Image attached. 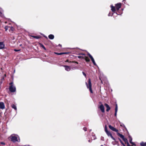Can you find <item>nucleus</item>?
Instances as JSON below:
<instances>
[{
	"label": "nucleus",
	"instance_id": "nucleus-1",
	"mask_svg": "<svg viewBox=\"0 0 146 146\" xmlns=\"http://www.w3.org/2000/svg\"><path fill=\"white\" fill-rule=\"evenodd\" d=\"M121 6V3H119L116 4L115 5V7L111 5L110 6L111 11L114 13H115L116 10L118 11L120 8Z\"/></svg>",
	"mask_w": 146,
	"mask_h": 146
},
{
	"label": "nucleus",
	"instance_id": "nucleus-2",
	"mask_svg": "<svg viewBox=\"0 0 146 146\" xmlns=\"http://www.w3.org/2000/svg\"><path fill=\"white\" fill-rule=\"evenodd\" d=\"M109 127L112 131L116 132L118 136H120V137H124V136H123L122 135L118 132V130L116 128L112 127L110 125H109Z\"/></svg>",
	"mask_w": 146,
	"mask_h": 146
},
{
	"label": "nucleus",
	"instance_id": "nucleus-3",
	"mask_svg": "<svg viewBox=\"0 0 146 146\" xmlns=\"http://www.w3.org/2000/svg\"><path fill=\"white\" fill-rule=\"evenodd\" d=\"M86 84L87 88L89 89L90 92L92 93H93V91L92 89L91 82L90 78L88 79V84L86 82Z\"/></svg>",
	"mask_w": 146,
	"mask_h": 146
},
{
	"label": "nucleus",
	"instance_id": "nucleus-4",
	"mask_svg": "<svg viewBox=\"0 0 146 146\" xmlns=\"http://www.w3.org/2000/svg\"><path fill=\"white\" fill-rule=\"evenodd\" d=\"M9 139H10L14 142H19L20 141V139L19 137H9Z\"/></svg>",
	"mask_w": 146,
	"mask_h": 146
},
{
	"label": "nucleus",
	"instance_id": "nucleus-5",
	"mask_svg": "<svg viewBox=\"0 0 146 146\" xmlns=\"http://www.w3.org/2000/svg\"><path fill=\"white\" fill-rule=\"evenodd\" d=\"M9 90L11 92H15L16 91L15 86L13 85H11L9 86Z\"/></svg>",
	"mask_w": 146,
	"mask_h": 146
},
{
	"label": "nucleus",
	"instance_id": "nucleus-6",
	"mask_svg": "<svg viewBox=\"0 0 146 146\" xmlns=\"http://www.w3.org/2000/svg\"><path fill=\"white\" fill-rule=\"evenodd\" d=\"M88 55L94 64L96 66H97V65L96 63L95 60L92 56L89 53H88Z\"/></svg>",
	"mask_w": 146,
	"mask_h": 146
},
{
	"label": "nucleus",
	"instance_id": "nucleus-7",
	"mask_svg": "<svg viewBox=\"0 0 146 146\" xmlns=\"http://www.w3.org/2000/svg\"><path fill=\"white\" fill-rule=\"evenodd\" d=\"M98 108L100 109L102 112L104 113L105 112V108L104 105L101 104L99 106Z\"/></svg>",
	"mask_w": 146,
	"mask_h": 146
},
{
	"label": "nucleus",
	"instance_id": "nucleus-8",
	"mask_svg": "<svg viewBox=\"0 0 146 146\" xmlns=\"http://www.w3.org/2000/svg\"><path fill=\"white\" fill-rule=\"evenodd\" d=\"M63 66L65 68V70L67 71H69L71 70L70 66L67 65H63Z\"/></svg>",
	"mask_w": 146,
	"mask_h": 146
},
{
	"label": "nucleus",
	"instance_id": "nucleus-9",
	"mask_svg": "<svg viewBox=\"0 0 146 146\" xmlns=\"http://www.w3.org/2000/svg\"><path fill=\"white\" fill-rule=\"evenodd\" d=\"M5 108V106L3 102H0V108L1 109H3Z\"/></svg>",
	"mask_w": 146,
	"mask_h": 146
},
{
	"label": "nucleus",
	"instance_id": "nucleus-10",
	"mask_svg": "<svg viewBox=\"0 0 146 146\" xmlns=\"http://www.w3.org/2000/svg\"><path fill=\"white\" fill-rule=\"evenodd\" d=\"M5 46V45L3 42H0V49L4 48Z\"/></svg>",
	"mask_w": 146,
	"mask_h": 146
},
{
	"label": "nucleus",
	"instance_id": "nucleus-11",
	"mask_svg": "<svg viewBox=\"0 0 146 146\" xmlns=\"http://www.w3.org/2000/svg\"><path fill=\"white\" fill-rule=\"evenodd\" d=\"M104 105H105V106L107 108L106 111H109V110H110V107L107 104H104Z\"/></svg>",
	"mask_w": 146,
	"mask_h": 146
},
{
	"label": "nucleus",
	"instance_id": "nucleus-12",
	"mask_svg": "<svg viewBox=\"0 0 146 146\" xmlns=\"http://www.w3.org/2000/svg\"><path fill=\"white\" fill-rule=\"evenodd\" d=\"M117 110H118L117 105V104H116L115 105V116H116V115H117Z\"/></svg>",
	"mask_w": 146,
	"mask_h": 146
},
{
	"label": "nucleus",
	"instance_id": "nucleus-13",
	"mask_svg": "<svg viewBox=\"0 0 146 146\" xmlns=\"http://www.w3.org/2000/svg\"><path fill=\"white\" fill-rule=\"evenodd\" d=\"M48 37L50 39H53L54 38V35L52 34H50L49 35Z\"/></svg>",
	"mask_w": 146,
	"mask_h": 146
},
{
	"label": "nucleus",
	"instance_id": "nucleus-14",
	"mask_svg": "<svg viewBox=\"0 0 146 146\" xmlns=\"http://www.w3.org/2000/svg\"><path fill=\"white\" fill-rule=\"evenodd\" d=\"M11 106L13 108L15 109V110H17V107L14 104H13L11 105Z\"/></svg>",
	"mask_w": 146,
	"mask_h": 146
},
{
	"label": "nucleus",
	"instance_id": "nucleus-15",
	"mask_svg": "<svg viewBox=\"0 0 146 146\" xmlns=\"http://www.w3.org/2000/svg\"><path fill=\"white\" fill-rule=\"evenodd\" d=\"M129 141L130 143L133 145H135V144L132 141V139L131 137H129Z\"/></svg>",
	"mask_w": 146,
	"mask_h": 146
},
{
	"label": "nucleus",
	"instance_id": "nucleus-16",
	"mask_svg": "<svg viewBox=\"0 0 146 146\" xmlns=\"http://www.w3.org/2000/svg\"><path fill=\"white\" fill-rule=\"evenodd\" d=\"M122 138V139L123 140L125 143H126L127 144V143H128V140L126 138V137H121Z\"/></svg>",
	"mask_w": 146,
	"mask_h": 146
},
{
	"label": "nucleus",
	"instance_id": "nucleus-17",
	"mask_svg": "<svg viewBox=\"0 0 146 146\" xmlns=\"http://www.w3.org/2000/svg\"><path fill=\"white\" fill-rule=\"evenodd\" d=\"M140 145L141 146H146V142H142L140 143Z\"/></svg>",
	"mask_w": 146,
	"mask_h": 146
},
{
	"label": "nucleus",
	"instance_id": "nucleus-18",
	"mask_svg": "<svg viewBox=\"0 0 146 146\" xmlns=\"http://www.w3.org/2000/svg\"><path fill=\"white\" fill-rule=\"evenodd\" d=\"M84 59L86 62H88L90 61L89 59L87 56H85Z\"/></svg>",
	"mask_w": 146,
	"mask_h": 146
},
{
	"label": "nucleus",
	"instance_id": "nucleus-19",
	"mask_svg": "<svg viewBox=\"0 0 146 146\" xmlns=\"http://www.w3.org/2000/svg\"><path fill=\"white\" fill-rule=\"evenodd\" d=\"M106 133L107 134V135L108 136H110L111 137H112L111 134L110 133L109 131H108V132H106Z\"/></svg>",
	"mask_w": 146,
	"mask_h": 146
},
{
	"label": "nucleus",
	"instance_id": "nucleus-20",
	"mask_svg": "<svg viewBox=\"0 0 146 146\" xmlns=\"http://www.w3.org/2000/svg\"><path fill=\"white\" fill-rule=\"evenodd\" d=\"M113 13H114L113 12V13H111V12H109V13L108 14V16H112L113 14Z\"/></svg>",
	"mask_w": 146,
	"mask_h": 146
},
{
	"label": "nucleus",
	"instance_id": "nucleus-21",
	"mask_svg": "<svg viewBox=\"0 0 146 146\" xmlns=\"http://www.w3.org/2000/svg\"><path fill=\"white\" fill-rule=\"evenodd\" d=\"M18 136L17 135L15 134H13L11 135V136L10 137H17Z\"/></svg>",
	"mask_w": 146,
	"mask_h": 146
},
{
	"label": "nucleus",
	"instance_id": "nucleus-22",
	"mask_svg": "<svg viewBox=\"0 0 146 146\" xmlns=\"http://www.w3.org/2000/svg\"><path fill=\"white\" fill-rule=\"evenodd\" d=\"M55 53L56 54H57L58 55H60L64 54H65L66 53H58L57 52H55Z\"/></svg>",
	"mask_w": 146,
	"mask_h": 146
},
{
	"label": "nucleus",
	"instance_id": "nucleus-23",
	"mask_svg": "<svg viewBox=\"0 0 146 146\" xmlns=\"http://www.w3.org/2000/svg\"><path fill=\"white\" fill-rule=\"evenodd\" d=\"M40 46L43 48L45 50H46V49L44 46L42 44H40Z\"/></svg>",
	"mask_w": 146,
	"mask_h": 146
},
{
	"label": "nucleus",
	"instance_id": "nucleus-24",
	"mask_svg": "<svg viewBox=\"0 0 146 146\" xmlns=\"http://www.w3.org/2000/svg\"><path fill=\"white\" fill-rule=\"evenodd\" d=\"M33 38L36 39H38L39 38V37L37 36H33Z\"/></svg>",
	"mask_w": 146,
	"mask_h": 146
},
{
	"label": "nucleus",
	"instance_id": "nucleus-25",
	"mask_svg": "<svg viewBox=\"0 0 146 146\" xmlns=\"http://www.w3.org/2000/svg\"><path fill=\"white\" fill-rule=\"evenodd\" d=\"M65 62H68L69 63H72V62H72L71 61H69V60H67L65 61Z\"/></svg>",
	"mask_w": 146,
	"mask_h": 146
},
{
	"label": "nucleus",
	"instance_id": "nucleus-26",
	"mask_svg": "<svg viewBox=\"0 0 146 146\" xmlns=\"http://www.w3.org/2000/svg\"><path fill=\"white\" fill-rule=\"evenodd\" d=\"M77 69V67H72V68H71V69L72 70H75V69Z\"/></svg>",
	"mask_w": 146,
	"mask_h": 146
},
{
	"label": "nucleus",
	"instance_id": "nucleus-27",
	"mask_svg": "<svg viewBox=\"0 0 146 146\" xmlns=\"http://www.w3.org/2000/svg\"><path fill=\"white\" fill-rule=\"evenodd\" d=\"M105 131L106 132H107L108 131L107 128L106 126L105 127Z\"/></svg>",
	"mask_w": 146,
	"mask_h": 146
},
{
	"label": "nucleus",
	"instance_id": "nucleus-28",
	"mask_svg": "<svg viewBox=\"0 0 146 146\" xmlns=\"http://www.w3.org/2000/svg\"><path fill=\"white\" fill-rule=\"evenodd\" d=\"M120 126L122 127H125L124 124L123 123H121Z\"/></svg>",
	"mask_w": 146,
	"mask_h": 146
},
{
	"label": "nucleus",
	"instance_id": "nucleus-29",
	"mask_svg": "<svg viewBox=\"0 0 146 146\" xmlns=\"http://www.w3.org/2000/svg\"><path fill=\"white\" fill-rule=\"evenodd\" d=\"M83 129L85 131H87V129L86 127H84L83 128Z\"/></svg>",
	"mask_w": 146,
	"mask_h": 146
},
{
	"label": "nucleus",
	"instance_id": "nucleus-30",
	"mask_svg": "<svg viewBox=\"0 0 146 146\" xmlns=\"http://www.w3.org/2000/svg\"><path fill=\"white\" fill-rule=\"evenodd\" d=\"M82 74H83V75L85 77H86V74H85V73L84 72H82Z\"/></svg>",
	"mask_w": 146,
	"mask_h": 146
},
{
	"label": "nucleus",
	"instance_id": "nucleus-31",
	"mask_svg": "<svg viewBox=\"0 0 146 146\" xmlns=\"http://www.w3.org/2000/svg\"><path fill=\"white\" fill-rule=\"evenodd\" d=\"M9 85H10L11 86L13 85V82H11L10 83H9Z\"/></svg>",
	"mask_w": 146,
	"mask_h": 146
},
{
	"label": "nucleus",
	"instance_id": "nucleus-32",
	"mask_svg": "<svg viewBox=\"0 0 146 146\" xmlns=\"http://www.w3.org/2000/svg\"><path fill=\"white\" fill-rule=\"evenodd\" d=\"M1 144H2V145H5V143L3 142H1Z\"/></svg>",
	"mask_w": 146,
	"mask_h": 146
},
{
	"label": "nucleus",
	"instance_id": "nucleus-33",
	"mask_svg": "<svg viewBox=\"0 0 146 146\" xmlns=\"http://www.w3.org/2000/svg\"><path fill=\"white\" fill-rule=\"evenodd\" d=\"M20 50H17V49H15L14 51H18Z\"/></svg>",
	"mask_w": 146,
	"mask_h": 146
},
{
	"label": "nucleus",
	"instance_id": "nucleus-34",
	"mask_svg": "<svg viewBox=\"0 0 146 146\" xmlns=\"http://www.w3.org/2000/svg\"><path fill=\"white\" fill-rule=\"evenodd\" d=\"M5 31H7V29H8L7 28V27H5Z\"/></svg>",
	"mask_w": 146,
	"mask_h": 146
},
{
	"label": "nucleus",
	"instance_id": "nucleus-35",
	"mask_svg": "<svg viewBox=\"0 0 146 146\" xmlns=\"http://www.w3.org/2000/svg\"><path fill=\"white\" fill-rule=\"evenodd\" d=\"M43 36H44V37H45V38H47H47H47V37L46 36H45V35H43Z\"/></svg>",
	"mask_w": 146,
	"mask_h": 146
},
{
	"label": "nucleus",
	"instance_id": "nucleus-36",
	"mask_svg": "<svg viewBox=\"0 0 146 146\" xmlns=\"http://www.w3.org/2000/svg\"><path fill=\"white\" fill-rule=\"evenodd\" d=\"M111 138H112L113 139V140H115V139L114 137H111Z\"/></svg>",
	"mask_w": 146,
	"mask_h": 146
},
{
	"label": "nucleus",
	"instance_id": "nucleus-37",
	"mask_svg": "<svg viewBox=\"0 0 146 146\" xmlns=\"http://www.w3.org/2000/svg\"><path fill=\"white\" fill-rule=\"evenodd\" d=\"M78 57L79 58H81V56H78Z\"/></svg>",
	"mask_w": 146,
	"mask_h": 146
},
{
	"label": "nucleus",
	"instance_id": "nucleus-38",
	"mask_svg": "<svg viewBox=\"0 0 146 146\" xmlns=\"http://www.w3.org/2000/svg\"><path fill=\"white\" fill-rule=\"evenodd\" d=\"M58 46H60V47H61V46H62V45H61V44H59Z\"/></svg>",
	"mask_w": 146,
	"mask_h": 146
},
{
	"label": "nucleus",
	"instance_id": "nucleus-39",
	"mask_svg": "<svg viewBox=\"0 0 146 146\" xmlns=\"http://www.w3.org/2000/svg\"><path fill=\"white\" fill-rule=\"evenodd\" d=\"M75 63H77V64H78V62H75Z\"/></svg>",
	"mask_w": 146,
	"mask_h": 146
},
{
	"label": "nucleus",
	"instance_id": "nucleus-40",
	"mask_svg": "<svg viewBox=\"0 0 146 146\" xmlns=\"http://www.w3.org/2000/svg\"><path fill=\"white\" fill-rule=\"evenodd\" d=\"M120 141L121 142V143L122 144V142H121V141L120 140Z\"/></svg>",
	"mask_w": 146,
	"mask_h": 146
},
{
	"label": "nucleus",
	"instance_id": "nucleus-41",
	"mask_svg": "<svg viewBox=\"0 0 146 146\" xmlns=\"http://www.w3.org/2000/svg\"><path fill=\"white\" fill-rule=\"evenodd\" d=\"M82 54L83 55H85V54Z\"/></svg>",
	"mask_w": 146,
	"mask_h": 146
},
{
	"label": "nucleus",
	"instance_id": "nucleus-42",
	"mask_svg": "<svg viewBox=\"0 0 146 146\" xmlns=\"http://www.w3.org/2000/svg\"><path fill=\"white\" fill-rule=\"evenodd\" d=\"M116 14L118 15L117 13H116Z\"/></svg>",
	"mask_w": 146,
	"mask_h": 146
},
{
	"label": "nucleus",
	"instance_id": "nucleus-43",
	"mask_svg": "<svg viewBox=\"0 0 146 146\" xmlns=\"http://www.w3.org/2000/svg\"><path fill=\"white\" fill-rule=\"evenodd\" d=\"M101 146H103V145H101Z\"/></svg>",
	"mask_w": 146,
	"mask_h": 146
}]
</instances>
